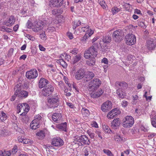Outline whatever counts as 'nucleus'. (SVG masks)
I'll return each mask as SVG.
<instances>
[{"label": "nucleus", "mask_w": 156, "mask_h": 156, "mask_svg": "<svg viewBox=\"0 0 156 156\" xmlns=\"http://www.w3.org/2000/svg\"><path fill=\"white\" fill-rule=\"evenodd\" d=\"M85 71L82 69H79L76 72L75 74V78L77 80H80L84 77Z\"/></svg>", "instance_id": "nucleus-17"}, {"label": "nucleus", "mask_w": 156, "mask_h": 156, "mask_svg": "<svg viewBox=\"0 0 156 156\" xmlns=\"http://www.w3.org/2000/svg\"><path fill=\"white\" fill-rule=\"evenodd\" d=\"M151 121L152 125L156 128V115L154 116L151 119Z\"/></svg>", "instance_id": "nucleus-48"}, {"label": "nucleus", "mask_w": 156, "mask_h": 156, "mask_svg": "<svg viewBox=\"0 0 156 156\" xmlns=\"http://www.w3.org/2000/svg\"><path fill=\"white\" fill-rule=\"evenodd\" d=\"M113 114L111 111L109 112L108 115H107V117L109 119H112L115 117L113 115Z\"/></svg>", "instance_id": "nucleus-54"}, {"label": "nucleus", "mask_w": 156, "mask_h": 156, "mask_svg": "<svg viewBox=\"0 0 156 156\" xmlns=\"http://www.w3.org/2000/svg\"><path fill=\"white\" fill-rule=\"evenodd\" d=\"M13 51L14 49L12 48H10L8 51V56L9 57H11V56H12L13 54Z\"/></svg>", "instance_id": "nucleus-56"}, {"label": "nucleus", "mask_w": 156, "mask_h": 156, "mask_svg": "<svg viewBox=\"0 0 156 156\" xmlns=\"http://www.w3.org/2000/svg\"><path fill=\"white\" fill-rule=\"evenodd\" d=\"M52 144L56 147H60L63 145L64 142L63 140L59 137L54 138L52 141Z\"/></svg>", "instance_id": "nucleus-15"}, {"label": "nucleus", "mask_w": 156, "mask_h": 156, "mask_svg": "<svg viewBox=\"0 0 156 156\" xmlns=\"http://www.w3.org/2000/svg\"><path fill=\"white\" fill-rule=\"evenodd\" d=\"M49 5L50 7L57 8L62 6L63 7L65 8L66 2L64 0H51Z\"/></svg>", "instance_id": "nucleus-6"}, {"label": "nucleus", "mask_w": 156, "mask_h": 156, "mask_svg": "<svg viewBox=\"0 0 156 156\" xmlns=\"http://www.w3.org/2000/svg\"><path fill=\"white\" fill-rule=\"evenodd\" d=\"M33 143L32 140H31L28 139H23V143L25 144H29L30 145H31Z\"/></svg>", "instance_id": "nucleus-47"}, {"label": "nucleus", "mask_w": 156, "mask_h": 156, "mask_svg": "<svg viewBox=\"0 0 156 156\" xmlns=\"http://www.w3.org/2000/svg\"><path fill=\"white\" fill-rule=\"evenodd\" d=\"M89 27H88L86 28L87 30V33L90 36V37L93 34L94 32L91 30L89 29Z\"/></svg>", "instance_id": "nucleus-52"}, {"label": "nucleus", "mask_w": 156, "mask_h": 156, "mask_svg": "<svg viewBox=\"0 0 156 156\" xmlns=\"http://www.w3.org/2000/svg\"><path fill=\"white\" fill-rule=\"evenodd\" d=\"M125 40L126 44L129 45H131L135 44L136 41V37L133 34H128L126 36Z\"/></svg>", "instance_id": "nucleus-11"}, {"label": "nucleus", "mask_w": 156, "mask_h": 156, "mask_svg": "<svg viewBox=\"0 0 156 156\" xmlns=\"http://www.w3.org/2000/svg\"><path fill=\"white\" fill-rule=\"evenodd\" d=\"M44 26V22L40 21L35 23L34 26L32 28V30L34 32H37L42 29Z\"/></svg>", "instance_id": "nucleus-13"}, {"label": "nucleus", "mask_w": 156, "mask_h": 156, "mask_svg": "<svg viewBox=\"0 0 156 156\" xmlns=\"http://www.w3.org/2000/svg\"><path fill=\"white\" fill-rule=\"evenodd\" d=\"M25 36L28 38L30 40L34 41L35 40V38L32 35L28 34H26Z\"/></svg>", "instance_id": "nucleus-51"}, {"label": "nucleus", "mask_w": 156, "mask_h": 156, "mask_svg": "<svg viewBox=\"0 0 156 156\" xmlns=\"http://www.w3.org/2000/svg\"><path fill=\"white\" fill-rule=\"evenodd\" d=\"M115 85L116 88L122 90L126 89L128 87L127 83L125 82H117L115 83Z\"/></svg>", "instance_id": "nucleus-18"}, {"label": "nucleus", "mask_w": 156, "mask_h": 156, "mask_svg": "<svg viewBox=\"0 0 156 156\" xmlns=\"http://www.w3.org/2000/svg\"><path fill=\"white\" fill-rule=\"evenodd\" d=\"M18 151V147L16 145H15L13 148L12 151V154H16Z\"/></svg>", "instance_id": "nucleus-55"}, {"label": "nucleus", "mask_w": 156, "mask_h": 156, "mask_svg": "<svg viewBox=\"0 0 156 156\" xmlns=\"http://www.w3.org/2000/svg\"><path fill=\"white\" fill-rule=\"evenodd\" d=\"M111 112L113 114L115 117H116L117 116L120 114L121 112L119 109L117 108H115L114 109H112Z\"/></svg>", "instance_id": "nucleus-34"}, {"label": "nucleus", "mask_w": 156, "mask_h": 156, "mask_svg": "<svg viewBox=\"0 0 156 156\" xmlns=\"http://www.w3.org/2000/svg\"><path fill=\"white\" fill-rule=\"evenodd\" d=\"M23 88V85L21 83H19L16 84L14 87V95L17 96Z\"/></svg>", "instance_id": "nucleus-16"}, {"label": "nucleus", "mask_w": 156, "mask_h": 156, "mask_svg": "<svg viewBox=\"0 0 156 156\" xmlns=\"http://www.w3.org/2000/svg\"><path fill=\"white\" fill-rule=\"evenodd\" d=\"M111 10L112 14L114 15L120 12L121 9L120 8H118L116 7H114L112 8Z\"/></svg>", "instance_id": "nucleus-39"}, {"label": "nucleus", "mask_w": 156, "mask_h": 156, "mask_svg": "<svg viewBox=\"0 0 156 156\" xmlns=\"http://www.w3.org/2000/svg\"><path fill=\"white\" fill-rule=\"evenodd\" d=\"M81 55L80 54H79L73 57V64H74L79 62L81 59Z\"/></svg>", "instance_id": "nucleus-35"}, {"label": "nucleus", "mask_w": 156, "mask_h": 156, "mask_svg": "<svg viewBox=\"0 0 156 156\" xmlns=\"http://www.w3.org/2000/svg\"><path fill=\"white\" fill-rule=\"evenodd\" d=\"M47 105L49 108H55L59 105V98L57 94L48 98Z\"/></svg>", "instance_id": "nucleus-2"}, {"label": "nucleus", "mask_w": 156, "mask_h": 156, "mask_svg": "<svg viewBox=\"0 0 156 156\" xmlns=\"http://www.w3.org/2000/svg\"><path fill=\"white\" fill-rule=\"evenodd\" d=\"M78 52V50L76 48H75L73 49L70 51V52L73 55L77 54Z\"/></svg>", "instance_id": "nucleus-50"}, {"label": "nucleus", "mask_w": 156, "mask_h": 156, "mask_svg": "<svg viewBox=\"0 0 156 156\" xmlns=\"http://www.w3.org/2000/svg\"><path fill=\"white\" fill-rule=\"evenodd\" d=\"M112 38L109 35L108 36L105 35L103 37L102 41L105 43H109L111 41Z\"/></svg>", "instance_id": "nucleus-28"}, {"label": "nucleus", "mask_w": 156, "mask_h": 156, "mask_svg": "<svg viewBox=\"0 0 156 156\" xmlns=\"http://www.w3.org/2000/svg\"><path fill=\"white\" fill-rule=\"evenodd\" d=\"M66 127L67 123L66 122L61 123L56 126L57 128L59 129L60 130L65 132L66 131Z\"/></svg>", "instance_id": "nucleus-23"}, {"label": "nucleus", "mask_w": 156, "mask_h": 156, "mask_svg": "<svg viewBox=\"0 0 156 156\" xmlns=\"http://www.w3.org/2000/svg\"><path fill=\"white\" fill-rule=\"evenodd\" d=\"M50 83L49 82L44 78H41L39 81L38 87L40 88H44Z\"/></svg>", "instance_id": "nucleus-19"}, {"label": "nucleus", "mask_w": 156, "mask_h": 156, "mask_svg": "<svg viewBox=\"0 0 156 156\" xmlns=\"http://www.w3.org/2000/svg\"><path fill=\"white\" fill-rule=\"evenodd\" d=\"M120 121L119 118L114 119L111 123V126L112 128H116V127L119 126Z\"/></svg>", "instance_id": "nucleus-22"}, {"label": "nucleus", "mask_w": 156, "mask_h": 156, "mask_svg": "<svg viewBox=\"0 0 156 156\" xmlns=\"http://www.w3.org/2000/svg\"><path fill=\"white\" fill-rule=\"evenodd\" d=\"M138 126L139 127V130H141L142 131H143L145 132H147L148 131V130L149 129V128L148 127H145L144 126H143V125H142V123L141 124V123H138Z\"/></svg>", "instance_id": "nucleus-38"}, {"label": "nucleus", "mask_w": 156, "mask_h": 156, "mask_svg": "<svg viewBox=\"0 0 156 156\" xmlns=\"http://www.w3.org/2000/svg\"><path fill=\"white\" fill-rule=\"evenodd\" d=\"M93 57V56H91L89 58L90 59L86 62L87 64L89 66H93L95 65V58Z\"/></svg>", "instance_id": "nucleus-25"}, {"label": "nucleus", "mask_w": 156, "mask_h": 156, "mask_svg": "<svg viewBox=\"0 0 156 156\" xmlns=\"http://www.w3.org/2000/svg\"><path fill=\"white\" fill-rule=\"evenodd\" d=\"M104 93V90L101 89H99L95 92H92L90 94V96L93 98H97L100 97Z\"/></svg>", "instance_id": "nucleus-21"}, {"label": "nucleus", "mask_w": 156, "mask_h": 156, "mask_svg": "<svg viewBox=\"0 0 156 156\" xmlns=\"http://www.w3.org/2000/svg\"><path fill=\"white\" fill-rule=\"evenodd\" d=\"M138 25L139 26L143 28H146V26L145 25L143 22H138Z\"/></svg>", "instance_id": "nucleus-63"}, {"label": "nucleus", "mask_w": 156, "mask_h": 156, "mask_svg": "<svg viewBox=\"0 0 156 156\" xmlns=\"http://www.w3.org/2000/svg\"><path fill=\"white\" fill-rule=\"evenodd\" d=\"M74 143L79 146L89 145L90 142L88 137L84 135L76 136L74 137Z\"/></svg>", "instance_id": "nucleus-3"}, {"label": "nucleus", "mask_w": 156, "mask_h": 156, "mask_svg": "<svg viewBox=\"0 0 156 156\" xmlns=\"http://www.w3.org/2000/svg\"><path fill=\"white\" fill-rule=\"evenodd\" d=\"M84 76V77L87 79L86 81H88L94 78V75L93 72H89L88 74Z\"/></svg>", "instance_id": "nucleus-31"}, {"label": "nucleus", "mask_w": 156, "mask_h": 156, "mask_svg": "<svg viewBox=\"0 0 156 156\" xmlns=\"http://www.w3.org/2000/svg\"><path fill=\"white\" fill-rule=\"evenodd\" d=\"M15 20L14 17L13 16L11 15L6 20L4 21L3 24L7 27H11L14 24Z\"/></svg>", "instance_id": "nucleus-14"}, {"label": "nucleus", "mask_w": 156, "mask_h": 156, "mask_svg": "<svg viewBox=\"0 0 156 156\" xmlns=\"http://www.w3.org/2000/svg\"><path fill=\"white\" fill-rule=\"evenodd\" d=\"M48 29L49 32H52L55 31L56 30L55 28L54 27H48Z\"/></svg>", "instance_id": "nucleus-61"}, {"label": "nucleus", "mask_w": 156, "mask_h": 156, "mask_svg": "<svg viewBox=\"0 0 156 156\" xmlns=\"http://www.w3.org/2000/svg\"><path fill=\"white\" fill-rule=\"evenodd\" d=\"M1 120L3 122L4 121L7 119V116L6 114L3 111H2L1 112Z\"/></svg>", "instance_id": "nucleus-41"}, {"label": "nucleus", "mask_w": 156, "mask_h": 156, "mask_svg": "<svg viewBox=\"0 0 156 156\" xmlns=\"http://www.w3.org/2000/svg\"><path fill=\"white\" fill-rule=\"evenodd\" d=\"M28 93L26 90H23L20 93H19L17 97L19 98H25L28 97Z\"/></svg>", "instance_id": "nucleus-26"}, {"label": "nucleus", "mask_w": 156, "mask_h": 156, "mask_svg": "<svg viewBox=\"0 0 156 156\" xmlns=\"http://www.w3.org/2000/svg\"><path fill=\"white\" fill-rule=\"evenodd\" d=\"M124 138L119 135H116L114 136V139L117 142L121 143L124 141Z\"/></svg>", "instance_id": "nucleus-29"}, {"label": "nucleus", "mask_w": 156, "mask_h": 156, "mask_svg": "<svg viewBox=\"0 0 156 156\" xmlns=\"http://www.w3.org/2000/svg\"><path fill=\"white\" fill-rule=\"evenodd\" d=\"M98 43H95L87 50H86L84 55V58L86 59H88L90 56L92 55L93 57H96L98 54Z\"/></svg>", "instance_id": "nucleus-1"}, {"label": "nucleus", "mask_w": 156, "mask_h": 156, "mask_svg": "<svg viewBox=\"0 0 156 156\" xmlns=\"http://www.w3.org/2000/svg\"><path fill=\"white\" fill-rule=\"evenodd\" d=\"M128 103L127 101L123 100L121 102V105L122 107H126L128 105Z\"/></svg>", "instance_id": "nucleus-57"}, {"label": "nucleus", "mask_w": 156, "mask_h": 156, "mask_svg": "<svg viewBox=\"0 0 156 156\" xmlns=\"http://www.w3.org/2000/svg\"><path fill=\"white\" fill-rule=\"evenodd\" d=\"M116 94L118 97L121 99H123L126 96V93L122 90L117 89L116 90Z\"/></svg>", "instance_id": "nucleus-24"}, {"label": "nucleus", "mask_w": 156, "mask_h": 156, "mask_svg": "<svg viewBox=\"0 0 156 156\" xmlns=\"http://www.w3.org/2000/svg\"><path fill=\"white\" fill-rule=\"evenodd\" d=\"M98 2L102 8L103 9L106 8L107 5L104 0H98Z\"/></svg>", "instance_id": "nucleus-42"}, {"label": "nucleus", "mask_w": 156, "mask_h": 156, "mask_svg": "<svg viewBox=\"0 0 156 156\" xmlns=\"http://www.w3.org/2000/svg\"><path fill=\"white\" fill-rule=\"evenodd\" d=\"M91 126L92 127L96 128H97L98 127V123L95 121H93L92 122Z\"/></svg>", "instance_id": "nucleus-62"}, {"label": "nucleus", "mask_w": 156, "mask_h": 156, "mask_svg": "<svg viewBox=\"0 0 156 156\" xmlns=\"http://www.w3.org/2000/svg\"><path fill=\"white\" fill-rule=\"evenodd\" d=\"M90 147H87L84 149V153L85 156H87L89 154V152H90Z\"/></svg>", "instance_id": "nucleus-46"}, {"label": "nucleus", "mask_w": 156, "mask_h": 156, "mask_svg": "<svg viewBox=\"0 0 156 156\" xmlns=\"http://www.w3.org/2000/svg\"><path fill=\"white\" fill-rule=\"evenodd\" d=\"M113 39L115 42H120L122 39V33L121 30H117L114 31L112 34Z\"/></svg>", "instance_id": "nucleus-9"}, {"label": "nucleus", "mask_w": 156, "mask_h": 156, "mask_svg": "<svg viewBox=\"0 0 156 156\" xmlns=\"http://www.w3.org/2000/svg\"><path fill=\"white\" fill-rule=\"evenodd\" d=\"M39 36L40 38L43 40H45L47 39V37L44 32L40 34Z\"/></svg>", "instance_id": "nucleus-49"}, {"label": "nucleus", "mask_w": 156, "mask_h": 156, "mask_svg": "<svg viewBox=\"0 0 156 156\" xmlns=\"http://www.w3.org/2000/svg\"><path fill=\"white\" fill-rule=\"evenodd\" d=\"M57 62L61 65L64 68H66L67 66V64L63 59H59L57 60Z\"/></svg>", "instance_id": "nucleus-32"}, {"label": "nucleus", "mask_w": 156, "mask_h": 156, "mask_svg": "<svg viewBox=\"0 0 156 156\" xmlns=\"http://www.w3.org/2000/svg\"><path fill=\"white\" fill-rule=\"evenodd\" d=\"M81 112L83 117H88L90 115L89 110L85 108H83L81 110Z\"/></svg>", "instance_id": "nucleus-27"}, {"label": "nucleus", "mask_w": 156, "mask_h": 156, "mask_svg": "<svg viewBox=\"0 0 156 156\" xmlns=\"http://www.w3.org/2000/svg\"><path fill=\"white\" fill-rule=\"evenodd\" d=\"M42 117L40 115H36L35 116L34 119L32 121V122L34 123L36 122L37 123L39 122L40 124L42 121Z\"/></svg>", "instance_id": "nucleus-30"}, {"label": "nucleus", "mask_w": 156, "mask_h": 156, "mask_svg": "<svg viewBox=\"0 0 156 156\" xmlns=\"http://www.w3.org/2000/svg\"><path fill=\"white\" fill-rule=\"evenodd\" d=\"M103 127L105 132L108 133H111L112 132V130L108 126L104 125L103 126Z\"/></svg>", "instance_id": "nucleus-45"}, {"label": "nucleus", "mask_w": 156, "mask_h": 156, "mask_svg": "<svg viewBox=\"0 0 156 156\" xmlns=\"http://www.w3.org/2000/svg\"><path fill=\"white\" fill-rule=\"evenodd\" d=\"M131 103L133 105H136V95L133 96V100L131 102Z\"/></svg>", "instance_id": "nucleus-53"}, {"label": "nucleus", "mask_w": 156, "mask_h": 156, "mask_svg": "<svg viewBox=\"0 0 156 156\" xmlns=\"http://www.w3.org/2000/svg\"><path fill=\"white\" fill-rule=\"evenodd\" d=\"M124 6L126 9V10L129 11L130 10L131 8L130 5L128 3H126L124 5Z\"/></svg>", "instance_id": "nucleus-59"}, {"label": "nucleus", "mask_w": 156, "mask_h": 156, "mask_svg": "<svg viewBox=\"0 0 156 156\" xmlns=\"http://www.w3.org/2000/svg\"><path fill=\"white\" fill-rule=\"evenodd\" d=\"M32 23L29 20H28L27 23V26L28 28L32 29L33 28L32 27Z\"/></svg>", "instance_id": "nucleus-60"}, {"label": "nucleus", "mask_w": 156, "mask_h": 156, "mask_svg": "<svg viewBox=\"0 0 156 156\" xmlns=\"http://www.w3.org/2000/svg\"><path fill=\"white\" fill-rule=\"evenodd\" d=\"M156 134L154 133H150L148 134V136L150 139L152 138Z\"/></svg>", "instance_id": "nucleus-64"}, {"label": "nucleus", "mask_w": 156, "mask_h": 156, "mask_svg": "<svg viewBox=\"0 0 156 156\" xmlns=\"http://www.w3.org/2000/svg\"><path fill=\"white\" fill-rule=\"evenodd\" d=\"M54 90L53 86L49 83L42 89L41 94L44 96L48 97L53 93Z\"/></svg>", "instance_id": "nucleus-5"}, {"label": "nucleus", "mask_w": 156, "mask_h": 156, "mask_svg": "<svg viewBox=\"0 0 156 156\" xmlns=\"http://www.w3.org/2000/svg\"><path fill=\"white\" fill-rule=\"evenodd\" d=\"M36 134L37 136L42 137H44L45 135V132L44 130H42L37 132Z\"/></svg>", "instance_id": "nucleus-40"}, {"label": "nucleus", "mask_w": 156, "mask_h": 156, "mask_svg": "<svg viewBox=\"0 0 156 156\" xmlns=\"http://www.w3.org/2000/svg\"><path fill=\"white\" fill-rule=\"evenodd\" d=\"M82 23H82L80 20L74 21L73 22V29L74 30L77 27L81 25Z\"/></svg>", "instance_id": "nucleus-33"}, {"label": "nucleus", "mask_w": 156, "mask_h": 156, "mask_svg": "<svg viewBox=\"0 0 156 156\" xmlns=\"http://www.w3.org/2000/svg\"><path fill=\"white\" fill-rule=\"evenodd\" d=\"M112 104L111 101H107L103 103L101 106V109L103 112H108L112 108Z\"/></svg>", "instance_id": "nucleus-10"}, {"label": "nucleus", "mask_w": 156, "mask_h": 156, "mask_svg": "<svg viewBox=\"0 0 156 156\" xmlns=\"http://www.w3.org/2000/svg\"><path fill=\"white\" fill-rule=\"evenodd\" d=\"M101 81L98 78H94L89 82V89L94 91L97 90L100 86Z\"/></svg>", "instance_id": "nucleus-4"}, {"label": "nucleus", "mask_w": 156, "mask_h": 156, "mask_svg": "<svg viewBox=\"0 0 156 156\" xmlns=\"http://www.w3.org/2000/svg\"><path fill=\"white\" fill-rule=\"evenodd\" d=\"M62 116L61 113H54L52 116V120L56 123L59 122L62 120Z\"/></svg>", "instance_id": "nucleus-20"}, {"label": "nucleus", "mask_w": 156, "mask_h": 156, "mask_svg": "<svg viewBox=\"0 0 156 156\" xmlns=\"http://www.w3.org/2000/svg\"><path fill=\"white\" fill-rule=\"evenodd\" d=\"M38 76L37 70L35 69H33L26 72V76L27 79L30 80L35 79Z\"/></svg>", "instance_id": "nucleus-8"}, {"label": "nucleus", "mask_w": 156, "mask_h": 156, "mask_svg": "<svg viewBox=\"0 0 156 156\" xmlns=\"http://www.w3.org/2000/svg\"><path fill=\"white\" fill-rule=\"evenodd\" d=\"M90 37V36L87 33H86L84 36L82 37L81 40V41L83 43H85Z\"/></svg>", "instance_id": "nucleus-44"}, {"label": "nucleus", "mask_w": 156, "mask_h": 156, "mask_svg": "<svg viewBox=\"0 0 156 156\" xmlns=\"http://www.w3.org/2000/svg\"><path fill=\"white\" fill-rule=\"evenodd\" d=\"M23 106L21 104H19L17 106V113H19L21 112V109H22V108Z\"/></svg>", "instance_id": "nucleus-58"}, {"label": "nucleus", "mask_w": 156, "mask_h": 156, "mask_svg": "<svg viewBox=\"0 0 156 156\" xmlns=\"http://www.w3.org/2000/svg\"><path fill=\"white\" fill-rule=\"evenodd\" d=\"M40 125V123H34L32 121L30 123V126L31 129H36L37 128L39 127V126Z\"/></svg>", "instance_id": "nucleus-37"}, {"label": "nucleus", "mask_w": 156, "mask_h": 156, "mask_svg": "<svg viewBox=\"0 0 156 156\" xmlns=\"http://www.w3.org/2000/svg\"><path fill=\"white\" fill-rule=\"evenodd\" d=\"M124 120V121L123 122V126L124 127H131L134 124V119L131 116H127Z\"/></svg>", "instance_id": "nucleus-7"}, {"label": "nucleus", "mask_w": 156, "mask_h": 156, "mask_svg": "<svg viewBox=\"0 0 156 156\" xmlns=\"http://www.w3.org/2000/svg\"><path fill=\"white\" fill-rule=\"evenodd\" d=\"M156 46V39H150L147 41L146 44L147 48L149 50H153Z\"/></svg>", "instance_id": "nucleus-12"}, {"label": "nucleus", "mask_w": 156, "mask_h": 156, "mask_svg": "<svg viewBox=\"0 0 156 156\" xmlns=\"http://www.w3.org/2000/svg\"><path fill=\"white\" fill-rule=\"evenodd\" d=\"M103 151L104 153L108 156H114L113 154L108 150L104 149Z\"/></svg>", "instance_id": "nucleus-43"}, {"label": "nucleus", "mask_w": 156, "mask_h": 156, "mask_svg": "<svg viewBox=\"0 0 156 156\" xmlns=\"http://www.w3.org/2000/svg\"><path fill=\"white\" fill-rule=\"evenodd\" d=\"M0 30L2 31H3L4 32H6L8 33H11L12 32V29L3 26L0 27Z\"/></svg>", "instance_id": "nucleus-36"}]
</instances>
